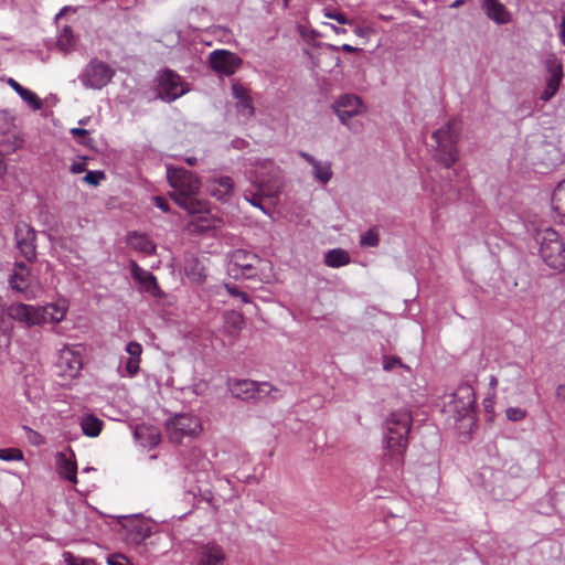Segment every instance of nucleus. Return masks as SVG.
<instances>
[{
  "instance_id": "63",
  "label": "nucleus",
  "mask_w": 565,
  "mask_h": 565,
  "mask_svg": "<svg viewBox=\"0 0 565 565\" xmlns=\"http://www.w3.org/2000/svg\"><path fill=\"white\" fill-rule=\"evenodd\" d=\"M465 3V0H456L454 1V3L451 4L452 8H458L460 6H462Z\"/></svg>"
},
{
  "instance_id": "55",
  "label": "nucleus",
  "mask_w": 565,
  "mask_h": 565,
  "mask_svg": "<svg viewBox=\"0 0 565 565\" xmlns=\"http://www.w3.org/2000/svg\"><path fill=\"white\" fill-rule=\"evenodd\" d=\"M225 288H226L227 292L234 297H239V295L242 292L237 287H235L231 284H225Z\"/></svg>"
},
{
  "instance_id": "44",
  "label": "nucleus",
  "mask_w": 565,
  "mask_h": 565,
  "mask_svg": "<svg viewBox=\"0 0 565 565\" xmlns=\"http://www.w3.org/2000/svg\"><path fill=\"white\" fill-rule=\"evenodd\" d=\"M505 415H507L508 419L513 420V422H518V420H521V419L525 418L526 412L524 409L519 408V407H509L505 411Z\"/></svg>"
},
{
  "instance_id": "3",
  "label": "nucleus",
  "mask_w": 565,
  "mask_h": 565,
  "mask_svg": "<svg viewBox=\"0 0 565 565\" xmlns=\"http://www.w3.org/2000/svg\"><path fill=\"white\" fill-rule=\"evenodd\" d=\"M461 131V121L452 118L433 134L436 142L435 157L446 168H450L458 160L457 142Z\"/></svg>"
},
{
  "instance_id": "43",
  "label": "nucleus",
  "mask_w": 565,
  "mask_h": 565,
  "mask_svg": "<svg viewBox=\"0 0 565 565\" xmlns=\"http://www.w3.org/2000/svg\"><path fill=\"white\" fill-rule=\"evenodd\" d=\"M142 347L139 342L131 341L126 345V352L134 359H141Z\"/></svg>"
},
{
  "instance_id": "31",
  "label": "nucleus",
  "mask_w": 565,
  "mask_h": 565,
  "mask_svg": "<svg viewBox=\"0 0 565 565\" xmlns=\"http://www.w3.org/2000/svg\"><path fill=\"white\" fill-rule=\"evenodd\" d=\"M350 255L341 248L331 249L326 254L324 263L327 266L338 268L350 264Z\"/></svg>"
},
{
  "instance_id": "18",
  "label": "nucleus",
  "mask_w": 565,
  "mask_h": 565,
  "mask_svg": "<svg viewBox=\"0 0 565 565\" xmlns=\"http://www.w3.org/2000/svg\"><path fill=\"white\" fill-rule=\"evenodd\" d=\"M242 60L234 53L225 50H216L210 54L211 67L221 74L232 75L239 67Z\"/></svg>"
},
{
  "instance_id": "16",
  "label": "nucleus",
  "mask_w": 565,
  "mask_h": 565,
  "mask_svg": "<svg viewBox=\"0 0 565 565\" xmlns=\"http://www.w3.org/2000/svg\"><path fill=\"white\" fill-rule=\"evenodd\" d=\"M35 231L26 223L19 222L15 226L17 246L21 254L29 260L33 262L36 257Z\"/></svg>"
},
{
  "instance_id": "21",
  "label": "nucleus",
  "mask_w": 565,
  "mask_h": 565,
  "mask_svg": "<svg viewBox=\"0 0 565 565\" xmlns=\"http://www.w3.org/2000/svg\"><path fill=\"white\" fill-rule=\"evenodd\" d=\"M546 68L548 72V78L541 95V99L544 102H548L555 96L563 78V65L555 56H552L546 61Z\"/></svg>"
},
{
  "instance_id": "40",
  "label": "nucleus",
  "mask_w": 565,
  "mask_h": 565,
  "mask_svg": "<svg viewBox=\"0 0 565 565\" xmlns=\"http://www.w3.org/2000/svg\"><path fill=\"white\" fill-rule=\"evenodd\" d=\"M23 430L25 431L26 439L33 446H40L44 444L43 436L36 430L30 428L29 426H23Z\"/></svg>"
},
{
  "instance_id": "7",
  "label": "nucleus",
  "mask_w": 565,
  "mask_h": 565,
  "mask_svg": "<svg viewBox=\"0 0 565 565\" xmlns=\"http://www.w3.org/2000/svg\"><path fill=\"white\" fill-rule=\"evenodd\" d=\"M260 258L250 252L237 249L232 253L227 266V273L235 279H253L258 274Z\"/></svg>"
},
{
  "instance_id": "42",
  "label": "nucleus",
  "mask_w": 565,
  "mask_h": 565,
  "mask_svg": "<svg viewBox=\"0 0 565 565\" xmlns=\"http://www.w3.org/2000/svg\"><path fill=\"white\" fill-rule=\"evenodd\" d=\"M140 361L141 359H134L132 356H129L125 369L130 377H134L138 374L140 370Z\"/></svg>"
},
{
  "instance_id": "1",
  "label": "nucleus",
  "mask_w": 565,
  "mask_h": 565,
  "mask_svg": "<svg viewBox=\"0 0 565 565\" xmlns=\"http://www.w3.org/2000/svg\"><path fill=\"white\" fill-rule=\"evenodd\" d=\"M167 178L173 189L170 195L179 206L191 214L206 212L207 203L196 198L200 181L191 171L168 167Z\"/></svg>"
},
{
  "instance_id": "13",
  "label": "nucleus",
  "mask_w": 565,
  "mask_h": 565,
  "mask_svg": "<svg viewBox=\"0 0 565 565\" xmlns=\"http://www.w3.org/2000/svg\"><path fill=\"white\" fill-rule=\"evenodd\" d=\"M188 92L182 78L171 70H166L159 77L158 96L163 100H175Z\"/></svg>"
},
{
  "instance_id": "8",
  "label": "nucleus",
  "mask_w": 565,
  "mask_h": 565,
  "mask_svg": "<svg viewBox=\"0 0 565 565\" xmlns=\"http://www.w3.org/2000/svg\"><path fill=\"white\" fill-rule=\"evenodd\" d=\"M476 395L472 386L462 384L449 396L445 407L448 413H452L456 420L467 417L473 408Z\"/></svg>"
},
{
  "instance_id": "15",
  "label": "nucleus",
  "mask_w": 565,
  "mask_h": 565,
  "mask_svg": "<svg viewBox=\"0 0 565 565\" xmlns=\"http://www.w3.org/2000/svg\"><path fill=\"white\" fill-rule=\"evenodd\" d=\"M56 366L60 370V375L70 379L76 377L83 366L81 354L65 344L58 351Z\"/></svg>"
},
{
  "instance_id": "33",
  "label": "nucleus",
  "mask_w": 565,
  "mask_h": 565,
  "mask_svg": "<svg viewBox=\"0 0 565 565\" xmlns=\"http://www.w3.org/2000/svg\"><path fill=\"white\" fill-rule=\"evenodd\" d=\"M316 179L326 184L332 178L331 164L329 162L317 161L312 166Z\"/></svg>"
},
{
  "instance_id": "46",
  "label": "nucleus",
  "mask_w": 565,
  "mask_h": 565,
  "mask_svg": "<svg viewBox=\"0 0 565 565\" xmlns=\"http://www.w3.org/2000/svg\"><path fill=\"white\" fill-rule=\"evenodd\" d=\"M395 366L406 367L402 360L397 356H385L383 361V367L385 371H392Z\"/></svg>"
},
{
  "instance_id": "54",
  "label": "nucleus",
  "mask_w": 565,
  "mask_h": 565,
  "mask_svg": "<svg viewBox=\"0 0 565 565\" xmlns=\"http://www.w3.org/2000/svg\"><path fill=\"white\" fill-rule=\"evenodd\" d=\"M8 84L18 95L25 88L13 78H9Z\"/></svg>"
},
{
  "instance_id": "57",
  "label": "nucleus",
  "mask_w": 565,
  "mask_h": 565,
  "mask_svg": "<svg viewBox=\"0 0 565 565\" xmlns=\"http://www.w3.org/2000/svg\"><path fill=\"white\" fill-rule=\"evenodd\" d=\"M559 40L565 45V19L562 20L561 30H559Z\"/></svg>"
},
{
  "instance_id": "37",
  "label": "nucleus",
  "mask_w": 565,
  "mask_h": 565,
  "mask_svg": "<svg viewBox=\"0 0 565 565\" xmlns=\"http://www.w3.org/2000/svg\"><path fill=\"white\" fill-rule=\"evenodd\" d=\"M63 559L66 565H95L93 559L76 556L72 552H64Z\"/></svg>"
},
{
  "instance_id": "48",
  "label": "nucleus",
  "mask_w": 565,
  "mask_h": 565,
  "mask_svg": "<svg viewBox=\"0 0 565 565\" xmlns=\"http://www.w3.org/2000/svg\"><path fill=\"white\" fill-rule=\"evenodd\" d=\"M71 134L79 143L86 145V139L88 138V130L84 128H73L71 129Z\"/></svg>"
},
{
  "instance_id": "32",
  "label": "nucleus",
  "mask_w": 565,
  "mask_h": 565,
  "mask_svg": "<svg viewBox=\"0 0 565 565\" xmlns=\"http://www.w3.org/2000/svg\"><path fill=\"white\" fill-rule=\"evenodd\" d=\"M552 207L561 216H565V180L559 182L552 193Z\"/></svg>"
},
{
  "instance_id": "41",
  "label": "nucleus",
  "mask_w": 565,
  "mask_h": 565,
  "mask_svg": "<svg viewBox=\"0 0 565 565\" xmlns=\"http://www.w3.org/2000/svg\"><path fill=\"white\" fill-rule=\"evenodd\" d=\"M380 238L374 230H369L361 238V245L363 246H377Z\"/></svg>"
},
{
  "instance_id": "64",
  "label": "nucleus",
  "mask_w": 565,
  "mask_h": 565,
  "mask_svg": "<svg viewBox=\"0 0 565 565\" xmlns=\"http://www.w3.org/2000/svg\"><path fill=\"white\" fill-rule=\"evenodd\" d=\"M186 162L190 164V166H194L195 162H196V158L194 157H189L186 158Z\"/></svg>"
},
{
  "instance_id": "45",
  "label": "nucleus",
  "mask_w": 565,
  "mask_h": 565,
  "mask_svg": "<svg viewBox=\"0 0 565 565\" xmlns=\"http://www.w3.org/2000/svg\"><path fill=\"white\" fill-rule=\"evenodd\" d=\"M104 178L105 175L100 171H88L84 177V181L90 185H98Z\"/></svg>"
},
{
  "instance_id": "11",
  "label": "nucleus",
  "mask_w": 565,
  "mask_h": 565,
  "mask_svg": "<svg viewBox=\"0 0 565 565\" xmlns=\"http://www.w3.org/2000/svg\"><path fill=\"white\" fill-rule=\"evenodd\" d=\"M114 75L115 72L109 65L94 60L86 66L81 81L85 87L100 89L111 81Z\"/></svg>"
},
{
  "instance_id": "47",
  "label": "nucleus",
  "mask_w": 565,
  "mask_h": 565,
  "mask_svg": "<svg viewBox=\"0 0 565 565\" xmlns=\"http://www.w3.org/2000/svg\"><path fill=\"white\" fill-rule=\"evenodd\" d=\"M232 90H233V96L235 97V99L237 102L242 100V99H245V98H248L250 97L249 96V92L247 88H245L243 85L241 84H234L232 86Z\"/></svg>"
},
{
  "instance_id": "38",
  "label": "nucleus",
  "mask_w": 565,
  "mask_h": 565,
  "mask_svg": "<svg viewBox=\"0 0 565 565\" xmlns=\"http://www.w3.org/2000/svg\"><path fill=\"white\" fill-rule=\"evenodd\" d=\"M236 107L238 113L244 117L249 118L254 115V106L250 97L237 102Z\"/></svg>"
},
{
  "instance_id": "25",
  "label": "nucleus",
  "mask_w": 565,
  "mask_h": 565,
  "mask_svg": "<svg viewBox=\"0 0 565 565\" xmlns=\"http://www.w3.org/2000/svg\"><path fill=\"white\" fill-rule=\"evenodd\" d=\"M30 281V268L24 263H15L9 284L18 292H25Z\"/></svg>"
},
{
  "instance_id": "56",
  "label": "nucleus",
  "mask_w": 565,
  "mask_h": 565,
  "mask_svg": "<svg viewBox=\"0 0 565 565\" xmlns=\"http://www.w3.org/2000/svg\"><path fill=\"white\" fill-rule=\"evenodd\" d=\"M343 52L345 53H355L359 51L358 47L355 46H352L350 44H343L341 47H340Z\"/></svg>"
},
{
  "instance_id": "19",
  "label": "nucleus",
  "mask_w": 565,
  "mask_h": 565,
  "mask_svg": "<svg viewBox=\"0 0 565 565\" xmlns=\"http://www.w3.org/2000/svg\"><path fill=\"white\" fill-rule=\"evenodd\" d=\"M55 467L57 475L73 484L77 480V462L74 451L68 448L65 451H58L55 456Z\"/></svg>"
},
{
  "instance_id": "49",
  "label": "nucleus",
  "mask_w": 565,
  "mask_h": 565,
  "mask_svg": "<svg viewBox=\"0 0 565 565\" xmlns=\"http://www.w3.org/2000/svg\"><path fill=\"white\" fill-rule=\"evenodd\" d=\"M108 565H131L129 559L120 554H115L108 557Z\"/></svg>"
},
{
  "instance_id": "4",
  "label": "nucleus",
  "mask_w": 565,
  "mask_h": 565,
  "mask_svg": "<svg viewBox=\"0 0 565 565\" xmlns=\"http://www.w3.org/2000/svg\"><path fill=\"white\" fill-rule=\"evenodd\" d=\"M227 387L232 395L243 401L263 399L270 397L278 399L281 397L279 388L273 386L267 382H255L248 379H230Z\"/></svg>"
},
{
  "instance_id": "50",
  "label": "nucleus",
  "mask_w": 565,
  "mask_h": 565,
  "mask_svg": "<svg viewBox=\"0 0 565 565\" xmlns=\"http://www.w3.org/2000/svg\"><path fill=\"white\" fill-rule=\"evenodd\" d=\"M73 35L71 30L65 29L61 38L58 39V45L65 47L66 45H72Z\"/></svg>"
},
{
  "instance_id": "58",
  "label": "nucleus",
  "mask_w": 565,
  "mask_h": 565,
  "mask_svg": "<svg viewBox=\"0 0 565 565\" xmlns=\"http://www.w3.org/2000/svg\"><path fill=\"white\" fill-rule=\"evenodd\" d=\"M300 156L308 162L310 163L311 166L315 164V162H317L318 160H316L311 154L309 153H306V152H300Z\"/></svg>"
},
{
  "instance_id": "12",
  "label": "nucleus",
  "mask_w": 565,
  "mask_h": 565,
  "mask_svg": "<svg viewBox=\"0 0 565 565\" xmlns=\"http://www.w3.org/2000/svg\"><path fill=\"white\" fill-rule=\"evenodd\" d=\"M40 311L42 310L39 306L26 305L23 302L11 303L6 308V313L10 319L22 323L28 328L44 324V318Z\"/></svg>"
},
{
  "instance_id": "36",
  "label": "nucleus",
  "mask_w": 565,
  "mask_h": 565,
  "mask_svg": "<svg viewBox=\"0 0 565 565\" xmlns=\"http://www.w3.org/2000/svg\"><path fill=\"white\" fill-rule=\"evenodd\" d=\"M0 459L4 461H20L23 459V452L19 448H1Z\"/></svg>"
},
{
  "instance_id": "52",
  "label": "nucleus",
  "mask_w": 565,
  "mask_h": 565,
  "mask_svg": "<svg viewBox=\"0 0 565 565\" xmlns=\"http://www.w3.org/2000/svg\"><path fill=\"white\" fill-rule=\"evenodd\" d=\"M154 204L158 209H160L161 211L163 212H169L170 207H169V203L168 201L162 198V196H154Z\"/></svg>"
},
{
  "instance_id": "62",
  "label": "nucleus",
  "mask_w": 565,
  "mask_h": 565,
  "mask_svg": "<svg viewBox=\"0 0 565 565\" xmlns=\"http://www.w3.org/2000/svg\"><path fill=\"white\" fill-rule=\"evenodd\" d=\"M238 298H239L243 302H245V303H249V302H250V298H249V296H248L246 292H244V291H242V292H241V295H239V297H238Z\"/></svg>"
},
{
  "instance_id": "30",
  "label": "nucleus",
  "mask_w": 565,
  "mask_h": 565,
  "mask_svg": "<svg viewBox=\"0 0 565 565\" xmlns=\"http://www.w3.org/2000/svg\"><path fill=\"white\" fill-rule=\"evenodd\" d=\"M207 212H209V209L206 210V212L199 213L200 216H198V217L193 218L191 222H189L188 230L191 233H204L210 230L216 228V224H215L216 221L206 216L205 214Z\"/></svg>"
},
{
  "instance_id": "17",
  "label": "nucleus",
  "mask_w": 565,
  "mask_h": 565,
  "mask_svg": "<svg viewBox=\"0 0 565 565\" xmlns=\"http://www.w3.org/2000/svg\"><path fill=\"white\" fill-rule=\"evenodd\" d=\"M225 559L223 547L215 542H209L196 547L193 565H223Z\"/></svg>"
},
{
  "instance_id": "29",
  "label": "nucleus",
  "mask_w": 565,
  "mask_h": 565,
  "mask_svg": "<svg viewBox=\"0 0 565 565\" xmlns=\"http://www.w3.org/2000/svg\"><path fill=\"white\" fill-rule=\"evenodd\" d=\"M79 424L83 434L90 438L99 436L104 427V422L93 414L84 415Z\"/></svg>"
},
{
  "instance_id": "27",
  "label": "nucleus",
  "mask_w": 565,
  "mask_h": 565,
  "mask_svg": "<svg viewBox=\"0 0 565 565\" xmlns=\"http://www.w3.org/2000/svg\"><path fill=\"white\" fill-rule=\"evenodd\" d=\"M211 194L218 200H226L233 192L234 182L230 177H222L210 182Z\"/></svg>"
},
{
  "instance_id": "14",
  "label": "nucleus",
  "mask_w": 565,
  "mask_h": 565,
  "mask_svg": "<svg viewBox=\"0 0 565 565\" xmlns=\"http://www.w3.org/2000/svg\"><path fill=\"white\" fill-rule=\"evenodd\" d=\"M23 139L17 131L15 126L12 122H7L4 129H0V177L7 173V163L4 162V156L14 152L22 148Z\"/></svg>"
},
{
  "instance_id": "24",
  "label": "nucleus",
  "mask_w": 565,
  "mask_h": 565,
  "mask_svg": "<svg viewBox=\"0 0 565 565\" xmlns=\"http://www.w3.org/2000/svg\"><path fill=\"white\" fill-rule=\"evenodd\" d=\"M40 309L42 310L40 313L44 318V323H60L66 316L68 310V301L62 298L55 302L40 307Z\"/></svg>"
},
{
  "instance_id": "60",
  "label": "nucleus",
  "mask_w": 565,
  "mask_h": 565,
  "mask_svg": "<svg viewBox=\"0 0 565 565\" xmlns=\"http://www.w3.org/2000/svg\"><path fill=\"white\" fill-rule=\"evenodd\" d=\"M489 385L491 386V388L494 391L497 385H498V379L494 376V375H491L489 377Z\"/></svg>"
},
{
  "instance_id": "5",
  "label": "nucleus",
  "mask_w": 565,
  "mask_h": 565,
  "mask_svg": "<svg viewBox=\"0 0 565 565\" xmlns=\"http://www.w3.org/2000/svg\"><path fill=\"white\" fill-rule=\"evenodd\" d=\"M540 255L545 264L554 270L565 269V244L558 233L546 228L539 234Z\"/></svg>"
},
{
  "instance_id": "10",
  "label": "nucleus",
  "mask_w": 565,
  "mask_h": 565,
  "mask_svg": "<svg viewBox=\"0 0 565 565\" xmlns=\"http://www.w3.org/2000/svg\"><path fill=\"white\" fill-rule=\"evenodd\" d=\"M334 111L341 122L352 131H359L360 126L355 125L354 122H351L350 120L359 115L365 111V107L360 99V97L355 95H344L341 96L334 105Z\"/></svg>"
},
{
  "instance_id": "51",
  "label": "nucleus",
  "mask_w": 565,
  "mask_h": 565,
  "mask_svg": "<svg viewBox=\"0 0 565 565\" xmlns=\"http://www.w3.org/2000/svg\"><path fill=\"white\" fill-rule=\"evenodd\" d=\"M373 32H374L373 29L370 26L356 25L354 29L355 35H358L360 38H369Z\"/></svg>"
},
{
  "instance_id": "34",
  "label": "nucleus",
  "mask_w": 565,
  "mask_h": 565,
  "mask_svg": "<svg viewBox=\"0 0 565 565\" xmlns=\"http://www.w3.org/2000/svg\"><path fill=\"white\" fill-rule=\"evenodd\" d=\"M225 322L230 333H236L244 324V317L239 312L232 311L226 315Z\"/></svg>"
},
{
  "instance_id": "59",
  "label": "nucleus",
  "mask_w": 565,
  "mask_h": 565,
  "mask_svg": "<svg viewBox=\"0 0 565 565\" xmlns=\"http://www.w3.org/2000/svg\"><path fill=\"white\" fill-rule=\"evenodd\" d=\"M556 396L565 399V384H561L556 388Z\"/></svg>"
},
{
  "instance_id": "22",
  "label": "nucleus",
  "mask_w": 565,
  "mask_h": 565,
  "mask_svg": "<svg viewBox=\"0 0 565 565\" xmlns=\"http://www.w3.org/2000/svg\"><path fill=\"white\" fill-rule=\"evenodd\" d=\"M125 540L128 544L140 545L151 535V526L143 519L129 520L125 525Z\"/></svg>"
},
{
  "instance_id": "23",
  "label": "nucleus",
  "mask_w": 565,
  "mask_h": 565,
  "mask_svg": "<svg viewBox=\"0 0 565 565\" xmlns=\"http://www.w3.org/2000/svg\"><path fill=\"white\" fill-rule=\"evenodd\" d=\"M481 8L487 18L497 24H508L512 21V13L499 0H483Z\"/></svg>"
},
{
  "instance_id": "2",
  "label": "nucleus",
  "mask_w": 565,
  "mask_h": 565,
  "mask_svg": "<svg viewBox=\"0 0 565 565\" xmlns=\"http://www.w3.org/2000/svg\"><path fill=\"white\" fill-rule=\"evenodd\" d=\"M412 415L407 409L394 411L386 419L385 445L392 465L399 467L408 445V434L412 427Z\"/></svg>"
},
{
  "instance_id": "39",
  "label": "nucleus",
  "mask_w": 565,
  "mask_h": 565,
  "mask_svg": "<svg viewBox=\"0 0 565 565\" xmlns=\"http://www.w3.org/2000/svg\"><path fill=\"white\" fill-rule=\"evenodd\" d=\"M324 17L335 20L340 24H352V21L349 20L342 12H339L331 8L323 9Z\"/></svg>"
},
{
  "instance_id": "28",
  "label": "nucleus",
  "mask_w": 565,
  "mask_h": 565,
  "mask_svg": "<svg viewBox=\"0 0 565 565\" xmlns=\"http://www.w3.org/2000/svg\"><path fill=\"white\" fill-rule=\"evenodd\" d=\"M188 278L194 284H203L206 279V268L204 264L195 258H189L184 266Z\"/></svg>"
},
{
  "instance_id": "53",
  "label": "nucleus",
  "mask_w": 565,
  "mask_h": 565,
  "mask_svg": "<svg viewBox=\"0 0 565 565\" xmlns=\"http://www.w3.org/2000/svg\"><path fill=\"white\" fill-rule=\"evenodd\" d=\"M86 170V163L83 161L73 162L71 166V171L75 174L82 173Z\"/></svg>"
},
{
  "instance_id": "20",
  "label": "nucleus",
  "mask_w": 565,
  "mask_h": 565,
  "mask_svg": "<svg viewBox=\"0 0 565 565\" xmlns=\"http://www.w3.org/2000/svg\"><path fill=\"white\" fill-rule=\"evenodd\" d=\"M132 278L140 285L141 289L154 298H162L164 292L159 287L156 276L141 268L135 260L130 262Z\"/></svg>"
},
{
  "instance_id": "6",
  "label": "nucleus",
  "mask_w": 565,
  "mask_h": 565,
  "mask_svg": "<svg viewBox=\"0 0 565 565\" xmlns=\"http://www.w3.org/2000/svg\"><path fill=\"white\" fill-rule=\"evenodd\" d=\"M254 191H245V200L252 205L260 209L264 213H268V210L265 207L263 201L269 200L270 203H273L274 199L277 198L280 191V180L276 174L269 179H264L263 177L256 175L254 180Z\"/></svg>"
},
{
  "instance_id": "9",
  "label": "nucleus",
  "mask_w": 565,
  "mask_h": 565,
  "mask_svg": "<svg viewBox=\"0 0 565 565\" xmlns=\"http://www.w3.org/2000/svg\"><path fill=\"white\" fill-rule=\"evenodd\" d=\"M202 429L200 419L190 414H179L167 423V431L171 441L180 443L183 437L196 436Z\"/></svg>"
},
{
  "instance_id": "61",
  "label": "nucleus",
  "mask_w": 565,
  "mask_h": 565,
  "mask_svg": "<svg viewBox=\"0 0 565 565\" xmlns=\"http://www.w3.org/2000/svg\"><path fill=\"white\" fill-rule=\"evenodd\" d=\"M331 29L337 33V34H345L347 33V30L343 29V28H339L334 24H330Z\"/></svg>"
},
{
  "instance_id": "35",
  "label": "nucleus",
  "mask_w": 565,
  "mask_h": 565,
  "mask_svg": "<svg viewBox=\"0 0 565 565\" xmlns=\"http://www.w3.org/2000/svg\"><path fill=\"white\" fill-rule=\"evenodd\" d=\"M19 96L26 103L30 105V107L33 109V110H39L42 108L43 106V103L42 100L40 99V97L33 93L32 90L28 89V88H24L22 90L21 94H19Z\"/></svg>"
},
{
  "instance_id": "26",
  "label": "nucleus",
  "mask_w": 565,
  "mask_h": 565,
  "mask_svg": "<svg viewBox=\"0 0 565 565\" xmlns=\"http://www.w3.org/2000/svg\"><path fill=\"white\" fill-rule=\"evenodd\" d=\"M127 244L130 248L145 255H151L156 252V245L153 242L147 235L139 234L137 232L128 235Z\"/></svg>"
}]
</instances>
